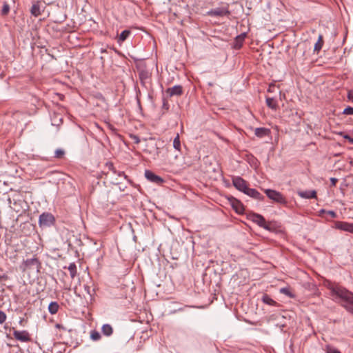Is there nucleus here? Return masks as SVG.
Listing matches in <instances>:
<instances>
[{
  "instance_id": "nucleus-1",
  "label": "nucleus",
  "mask_w": 353,
  "mask_h": 353,
  "mask_svg": "<svg viewBox=\"0 0 353 353\" xmlns=\"http://www.w3.org/2000/svg\"><path fill=\"white\" fill-rule=\"evenodd\" d=\"M334 292L343 301V305L353 314V293L340 288L334 289Z\"/></svg>"
},
{
  "instance_id": "nucleus-2",
  "label": "nucleus",
  "mask_w": 353,
  "mask_h": 353,
  "mask_svg": "<svg viewBox=\"0 0 353 353\" xmlns=\"http://www.w3.org/2000/svg\"><path fill=\"white\" fill-rule=\"evenodd\" d=\"M265 193L270 199L274 201V202L283 205L287 203L285 197L278 191L271 189H266L265 190Z\"/></svg>"
},
{
  "instance_id": "nucleus-3",
  "label": "nucleus",
  "mask_w": 353,
  "mask_h": 353,
  "mask_svg": "<svg viewBox=\"0 0 353 353\" xmlns=\"http://www.w3.org/2000/svg\"><path fill=\"white\" fill-rule=\"evenodd\" d=\"M54 222V216L51 213L44 212L39 216V223L41 227H50Z\"/></svg>"
},
{
  "instance_id": "nucleus-4",
  "label": "nucleus",
  "mask_w": 353,
  "mask_h": 353,
  "mask_svg": "<svg viewBox=\"0 0 353 353\" xmlns=\"http://www.w3.org/2000/svg\"><path fill=\"white\" fill-rule=\"evenodd\" d=\"M137 68L141 82L142 83H145L146 81L150 78V72L147 69V67L143 62H140L139 63H138Z\"/></svg>"
},
{
  "instance_id": "nucleus-5",
  "label": "nucleus",
  "mask_w": 353,
  "mask_h": 353,
  "mask_svg": "<svg viewBox=\"0 0 353 353\" xmlns=\"http://www.w3.org/2000/svg\"><path fill=\"white\" fill-rule=\"evenodd\" d=\"M233 185L239 191L243 193L247 190L248 185L247 182L240 176H235L232 179Z\"/></svg>"
},
{
  "instance_id": "nucleus-6",
  "label": "nucleus",
  "mask_w": 353,
  "mask_h": 353,
  "mask_svg": "<svg viewBox=\"0 0 353 353\" xmlns=\"http://www.w3.org/2000/svg\"><path fill=\"white\" fill-rule=\"evenodd\" d=\"M251 219L253 222L256 223L260 227L267 230H270L269 225L266 223L265 219L262 215L259 214H252L251 215Z\"/></svg>"
},
{
  "instance_id": "nucleus-7",
  "label": "nucleus",
  "mask_w": 353,
  "mask_h": 353,
  "mask_svg": "<svg viewBox=\"0 0 353 353\" xmlns=\"http://www.w3.org/2000/svg\"><path fill=\"white\" fill-rule=\"evenodd\" d=\"M13 336L15 338V339L20 341L21 342H29L31 341L30 334L26 330H14L13 332Z\"/></svg>"
},
{
  "instance_id": "nucleus-8",
  "label": "nucleus",
  "mask_w": 353,
  "mask_h": 353,
  "mask_svg": "<svg viewBox=\"0 0 353 353\" xmlns=\"http://www.w3.org/2000/svg\"><path fill=\"white\" fill-rule=\"evenodd\" d=\"M335 228L341 230L353 233V223L343 221H337L335 223Z\"/></svg>"
},
{
  "instance_id": "nucleus-9",
  "label": "nucleus",
  "mask_w": 353,
  "mask_h": 353,
  "mask_svg": "<svg viewBox=\"0 0 353 353\" xmlns=\"http://www.w3.org/2000/svg\"><path fill=\"white\" fill-rule=\"evenodd\" d=\"M145 178L151 182L160 184L163 182V180L161 177L156 175L154 172L150 170H145Z\"/></svg>"
},
{
  "instance_id": "nucleus-10",
  "label": "nucleus",
  "mask_w": 353,
  "mask_h": 353,
  "mask_svg": "<svg viewBox=\"0 0 353 353\" xmlns=\"http://www.w3.org/2000/svg\"><path fill=\"white\" fill-rule=\"evenodd\" d=\"M166 93L170 96H181L183 94V88L181 85H177L166 90Z\"/></svg>"
},
{
  "instance_id": "nucleus-11",
  "label": "nucleus",
  "mask_w": 353,
  "mask_h": 353,
  "mask_svg": "<svg viewBox=\"0 0 353 353\" xmlns=\"http://www.w3.org/2000/svg\"><path fill=\"white\" fill-rule=\"evenodd\" d=\"M244 193L258 200H263L264 199V196L259 192H258L256 189L254 188H248Z\"/></svg>"
},
{
  "instance_id": "nucleus-12",
  "label": "nucleus",
  "mask_w": 353,
  "mask_h": 353,
  "mask_svg": "<svg viewBox=\"0 0 353 353\" xmlns=\"http://www.w3.org/2000/svg\"><path fill=\"white\" fill-rule=\"evenodd\" d=\"M298 195L303 199H316V190H306L297 192Z\"/></svg>"
},
{
  "instance_id": "nucleus-13",
  "label": "nucleus",
  "mask_w": 353,
  "mask_h": 353,
  "mask_svg": "<svg viewBox=\"0 0 353 353\" xmlns=\"http://www.w3.org/2000/svg\"><path fill=\"white\" fill-rule=\"evenodd\" d=\"M254 134L257 137L263 138L266 136H269L270 134V130L265 128H257L254 130Z\"/></svg>"
},
{
  "instance_id": "nucleus-14",
  "label": "nucleus",
  "mask_w": 353,
  "mask_h": 353,
  "mask_svg": "<svg viewBox=\"0 0 353 353\" xmlns=\"http://www.w3.org/2000/svg\"><path fill=\"white\" fill-rule=\"evenodd\" d=\"M245 37H246V34L245 33H242V34L238 35L235 38V41H234V48H236V49L241 48L242 45H243V41H244Z\"/></svg>"
},
{
  "instance_id": "nucleus-15",
  "label": "nucleus",
  "mask_w": 353,
  "mask_h": 353,
  "mask_svg": "<svg viewBox=\"0 0 353 353\" xmlns=\"http://www.w3.org/2000/svg\"><path fill=\"white\" fill-rule=\"evenodd\" d=\"M211 15H213V16H216V17H221V16H225V15H227L230 12L228 10L226 9H223V8H215L214 10H212L210 12H209Z\"/></svg>"
},
{
  "instance_id": "nucleus-16",
  "label": "nucleus",
  "mask_w": 353,
  "mask_h": 353,
  "mask_svg": "<svg viewBox=\"0 0 353 353\" xmlns=\"http://www.w3.org/2000/svg\"><path fill=\"white\" fill-rule=\"evenodd\" d=\"M102 334L105 336H110L113 333V328L110 324H104L101 327Z\"/></svg>"
},
{
  "instance_id": "nucleus-17",
  "label": "nucleus",
  "mask_w": 353,
  "mask_h": 353,
  "mask_svg": "<svg viewBox=\"0 0 353 353\" xmlns=\"http://www.w3.org/2000/svg\"><path fill=\"white\" fill-rule=\"evenodd\" d=\"M265 101H266L267 106L269 107L270 108H271L272 110L277 109L278 104H277L276 101L274 98L267 97Z\"/></svg>"
},
{
  "instance_id": "nucleus-18",
  "label": "nucleus",
  "mask_w": 353,
  "mask_h": 353,
  "mask_svg": "<svg viewBox=\"0 0 353 353\" xmlns=\"http://www.w3.org/2000/svg\"><path fill=\"white\" fill-rule=\"evenodd\" d=\"M30 12L34 17H38L41 14L40 5L39 2H37L32 6Z\"/></svg>"
},
{
  "instance_id": "nucleus-19",
  "label": "nucleus",
  "mask_w": 353,
  "mask_h": 353,
  "mask_svg": "<svg viewBox=\"0 0 353 353\" xmlns=\"http://www.w3.org/2000/svg\"><path fill=\"white\" fill-rule=\"evenodd\" d=\"M262 301L267 305L275 306L276 305L277 303L273 300L269 295L265 294L262 296Z\"/></svg>"
},
{
  "instance_id": "nucleus-20",
  "label": "nucleus",
  "mask_w": 353,
  "mask_h": 353,
  "mask_svg": "<svg viewBox=\"0 0 353 353\" xmlns=\"http://www.w3.org/2000/svg\"><path fill=\"white\" fill-rule=\"evenodd\" d=\"M232 208L234 209V210L239 213L242 214L244 211V208L242 203H241L239 201L236 200L232 203Z\"/></svg>"
},
{
  "instance_id": "nucleus-21",
  "label": "nucleus",
  "mask_w": 353,
  "mask_h": 353,
  "mask_svg": "<svg viewBox=\"0 0 353 353\" xmlns=\"http://www.w3.org/2000/svg\"><path fill=\"white\" fill-rule=\"evenodd\" d=\"M59 308V305L55 301L51 302L48 305V310L51 314H55L58 312Z\"/></svg>"
},
{
  "instance_id": "nucleus-22",
  "label": "nucleus",
  "mask_w": 353,
  "mask_h": 353,
  "mask_svg": "<svg viewBox=\"0 0 353 353\" xmlns=\"http://www.w3.org/2000/svg\"><path fill=\"white\" fill-rule=\"evenodd\" d=\"M63 268L69 271L71 279H74L77 275V266H63Z\"/></svg>"
},
{
  "instance_id": "nucleus-23",
  "label": "nucleus",
  "mask_w": 353,
  "mask_h": 353,
  "mask_svg": "<svg viewBox=\"0 0 353 353\" xmlns=\"http://www.w3.org/2000/svg\"><path fill=\"white\" fill-rule=\"evenodd\" d=\"M90 339L92 341H99L101 339V334L96 330H91L90 332Z\"/></svg>"
},
{
  "instance_id": "nucleus-24",
  "label": "nucleus",
  "mask_w": 353,
  "mask_h": 353,
  "mask_svg": "<svg viewBox=\"0 0 353 353\" xmlns=\"http://www.w3.org/2000/svg\"><path fill=\"white\" fill-rule=\"evenodd\" d=\"M130 31L128 30H123L119 35L118 41L119 42H123L130 34Z\"/></svg>"
},
{
  "instance_id": "nucleus-25",
  "label": "nucleus",
  "mask_w": 353,
  "mask_h": 353,
  "mask_svg": "<svg viewBox=\"0 0 353 353\" xmlns=\"http://www.w3.org/2000/svg\"><path fill=\"white\" fill-rule=\"evenodd\" d=\"M323 36L319 35L318 41L314 45V51L319 52L323 46Z\"/></svg>"
},
{
  "instance_id": "nucleus-26",
  "label": "nucleus",
  "mask_w": 353,
  "mask_h": 353,
  "mask_svg": "<svg viewBox=\"0 0 353 353\" xmlns=\"http://www.w3.org/2000/svg\"><path fill=\"white\" fill-rule=\"evenodd\" d=\"M173 147L176 150H179V151L181 150V141H180V137H179V134H177L176 137L174 139Z\"/></svg>"
},
{
  "instance_id": "nucleus-27",
  "label": "nucleus",
  "mask_w": 353,
  "mask_h": 353,
  "mask_svg": "<svg viewBox=\"0 0 353 353\" xmlns=\"http://www.w3.org/2000/svg\"><path fill=\"white\" fill-rule=\"evenodd\" d=\"M280 292L281 294H283L290 298H293L294 296V295L293 294V293L291 292L290 289L289 288H283L280 290Z\"/></svg>"
},
{
  "instance_id": "nucleus-28",
  "label": "nucleus",
  "mask_w": 353,
  "mask_h": 353,
  "mask_svg": "<svg viewBox=\"0 0 353 353\" xmlns=\"http://www.w3.org/2000/svg\"><path fill=\"white\" fill-rule=\"evenodd\" d=\"M326 353H341L338 349L331 345H326Z\"/></svg>"
},
{
  "instance_id": "nucleus-29",
  "label": "nucleus",
  "mask_w": 353,
  "mask_h": 353,
  "mask_svg": "<svg viewBox=\"0 0 353 353\" xmlns=\"http://www.w3.org/2000/svg\"><path fill=\"white\" fill-rule=\"evenodd\" d=\"M65 154V152L62 149H57L54 152V157L61 159Z\"/></svg>"
},
{
  "instance_id": "nucleus-30",
  "label": "nucleus",
  "mask_w": 353,
  "mask_h": 353,
  "mask_svg": "<svg viewBox=\"0 0 353 353\" xmlns=\"http://www.w3.org/2000/svg\"><path fill=\"white\" fill-rule=\"evenodd\" d=\"M9 11H10V6L6 2H5L3 6L2 10H1V14L3 15H6V14H8Z\"/></svg>"
},
{
  "instance_id": "nucleus-31",
  "label": "nucleus",
  "mask_w": 353,
  "mask_h": 353,
  "mask_svg": "<svg viewBox=\"0 0 353 353\" xmlns=\"http://www.w3.org/2000/svg\"><path fill=\"white\" fill-rule=\"evenodd\" d=\"M26 265H40V262L38 261L37 258H32L30 261L27 259Z\"/></svg>"
},
{
  "instance_id": "nucleus-32",
  "label": "nucleus",
  "mask_w": 353,
  "mask_h": 353,
  "mask_svg": "<svg viewBox=\"0 0 353 353\" xmlns=\"http://www.w3.org/2000/svg\"><path fill=\"white\" fill-rule=\"evenodd\" d=\"M343 113L346 115H353V107H347L343 110Z\"/></svg>"
},
{
  "instance_id": "nucleus-33",
  "label": "nucleus",
  "mask_w": 353,
  "mask_h": 353,
  "mask_svg": "<svg viewBox=\"0 0 353 353\" xmlns=\"http://www.w3.org/2000/svg\"><path fill=\"white\" fill-rule=\"evenodd\" d=\"M6 320V314L4 312L0 310V323H3Z\"/></svg>"
},
{
  "instance_id": "nucleus-34",
  "label": "nucleus",
  "mask_w": 353,
  "mask_h": 353,
  "mask_svg": "<svg viewBox=\"0 0 353 353\" xmlns=\"http://www.w3.org/2000/svg\"><path fill=\"white\" fill-rule=\"evenodd\" d=\"M105 165H106V167H108V168L109 170H112L114 173H117V171L114 170V165H113L112 163L108 162V163H106Z\"/></svg>"
},
{
  "instance_id": "nucleus-35",
  "label": "nucleus",
  "mask_w": 353,
  "mask_h": 353,
  "mask_svg": "<svg viewBox=\"0 0 353 353\" xmlns=\"http://www.w3.org/2000/svg\"><path fill=\"white\" fill-rule=\"evenodd\" d=\"M347 98L349 100L353 102V91H349L347 94Z\"/></svg>"
},
{
  "instance_id": "nucleus-36",
  "label": "nucleus",
  "mask_w": 353,
  "mask_h": 353,
  "mask_svg": "<svg viewBox=\"0 0 353 353\" xmlns=\"http://www.w3.org/2000/svg\"><path fill=\"white\" fill-rule=\"evenodd\" d=\"M330 181H331L332 185L335 186L338 181V179L336 178H331Z\"/></svg>"
},
{
  "instance_id": "nucleus-37",
  "label": "nucleus",
  "mask_w": 353,
  "mask_h": 353,
  "mask_svg": "<svg viewBox=\"0 0 353 353\" xmlns=\"http://www.w3.org/2000/svg\"><path fill=\"white\" fill-rule=\"evenodd\" d=\"M328 214L333 218H335L336 216V214L334 211H329Z\"/></svg>"
},
{
  "instance_id": "nucleus-38",
  "label": "nucleus",
  "mask_w": 353,
  "mask_h": 353,
  "mask_svg": "<svg viewBox=\"0 0 353 353\" xmlns=\"http://www.w3.org/2000/svg\"><path fill=\"white\" fill-rule=\"evenodd\" d=\"M8 279V276L6 274H3L0 276V281L1 280H7Z\"/></svg>"
},
{
  "instance_id": "nucleus-39",
  "label": "nucleus",
  "mask_w": 353,
  "mask_h": 353,
  "mask_svg": "<svg viewBox=\"0 0 353 353\" xmlns=\"http://www.w3.org/2000/svg\"><path fill=\"white\" fill-rule=\"evenodd\" d=\"M344 138H345V139H346L350 140V141L351 143H353V139H352L349 135H345V136H344Z\"/></svg>"
},
{
  "instance_id": "nucleus-40",
  "label": "nucleus",
  "mask_w": 353,
  "mask_h": 353,
  "mask_svg": "<svg viewBox=\"0 0 353 353\" xmlns=\"http://www.w3.org/2000/svg\"><path fill=\"white\" fill-rule=\"evenodd\" d=\"M118 175H119V176H123V177H125V178H126V177H127V176L125 174V173H124L123 172H118Z\"/></svg>"
},
{
  "instance_id": "nucleus-41",
  "label": "nucleus",
  "mask_w": 353,
  "mask_h": 353,
  "mask_svg": "<svg viewBox=\"0 0 353 353\" xmlns=\"http://www.w3.org/2000/svg\"><path fill=\"white\" fill-rule=\"evenodd\" d=\"M163 108H165L166 110L168 109V104L166 101L163 102Z\"/></svg>"
},
{
  "instance_id": "nucleus-42",
  "label": "nucleus",
  "mask_w": 353,
  "mask_h": 353,
  "mask_svg": "<svg viewBox=\"0 0 353 353\" xmlns=\"http://www.w3.org/2000/svg\"><path fill=\"white\" fill-rule=\"evenodd\" d=\"M272 87H274V85H270L269 86V88H268V92H272Z\"/></svg>"
},
{
  "instance_id": "nucleus-43",
  "label": "nucleus",
  "mask_w": 353,
  "mask_h": 353,
  "mask_svg": "<svg viewBox=\"0 0 353 353\" xmlns=\"http://www.w3.org/2000/svg\"><path fill=\"white\" fill-rule=\"evenodd\" d=\"M135 141H135L136 143H139V139L138 138L135 139Z\"/></svg>"
},
{
  "instance_id": "nucleus-44",
  "label": "nucleus",
  "mask_w": 353,
  "mask_h": 353,
  "mask_svg": "<svg viewBox=\"0 0 353 353\" xmlns=\"http://www.w3.org/2000/svg\"><path fill=\"white\" fill-rule=\"evenodd\" d=\"M135 141H135L136 143H139V139L138 138L135 139Z\"/></svg>"
},
{
  "instance_id": "nucleus-45",
  "label": "nucleus",
  "mask_w": 353,
  "mask_h": 353,
  "mask_svg": "<svg viewBox=\"0 0 353 353\" xmlns=\"http://www.w3.org/2000/svg\"><path fill=\"white\" fill-rule=\"evenodd\" d=\"M8 201H9V203L10 204V203H11V200H10V199H8Z\"/></svg>"
},
{
  "instance_id": "nucleus-46",
  "label": "nucleus",
  "mask_w": 353,
  "mask_h": 353,
  "mask_svg": "<svg viewBox=\"0 0 353 353\" xmlns=\"http://www.w3.org/2000/svg\"><path fill=\"white\" fill-rule=\"evenodd\" d=\"M350 164L353 166V161H351Z\"/></svg>"
},
{
  "instance_id": "nucleus-47",
  "label": "nucleus",
  "mask_w": 353,
  "mask_h": 353,
  "mask_svg": "<svg viewBox=\"0 0 353 353\" xmlns=\"http://www.w3.org/2000/svg\"><path fill=\"white\" fill-rule=\"evenodd\" d=\"M62 274H63V275H65V272H62Z\"/></svg>"
}]
</instances>
